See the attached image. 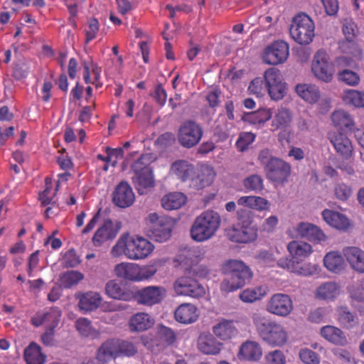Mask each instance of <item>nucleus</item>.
<instances>
[{"label":"nucleus","mask_w":364,"mask_h":364,"mask_svg":"<svg viewBox=\"0 0 364 364\" xmlns=\"http://www.w3.org/2000/svg\"><path fill=\"white\" fill-rule=\"evenodd\" d=\"M113 203L119 208L130 207L135 201V195L130 185L126 181H121L112 193Z\"/></svg>","instance_id":"nucleus-14"},{"label":"nucleus","mask_w":364,"mask_h":364,"mask_svg":"<svg viewBox=\"0 0 364 364\" xmlns=\"http://www.w3.org/2000/svg\"><path fill=\"white\" fill-rule=\"evenodd\" d=\"M289 55L288 43L283 41H276L265 48L262 58L264 63L275 65L284 63Z\"/></svg>","instance_id":"nucleus-9"},{"label":"nucleus","mask_w":364,"mask_h":364,"mask_svg":"<svg viewBox=\"0 0 364 364\" xmlns=\"http://www.w3.org/2000/svg\"><path fill=\"white\" fill-rule=\"evenodd\" d=\"M154 319L147 313L138 312L131 316L129 328L132 332L144 331L153 326Z\"/></svg>","instance_id":"nucleus-16"},{"label":"nucleus","mask_w":364,"mask_h":364,"mask_svg":"<svg viewBox=\"0 0 364 364\" xmlns=\"http://www.w3.org/2000/svg\"><path fill=\"white\" fill-rule=\"evenodd\" d=\"M257 330L260 337L272 346H282L288 339L287 333L279 323L254 317Z\"/></svg>","instance_id":"nucleus-2"},{"label":"nucleus","mask_w":364,"mask_h":364,"mask_svg":"<svg viewBox=\"0 0 364 364\" xmlns=\"http://www.w3.org/2000/svg\"><path fill=\"white\" fill-rule=\"evenodd\" d=\"M99 22L97 18H92L88 21L87 28H85V43H89L97 37L99 31Z\"/></svg>","instance_id":"nucleus-59"},{"label":"nucleus","mask_w":364,"mask_h":364,"mask_svg":"<svg viewBox=\"0 0 364 364\" xmlns=\"http://www.w3.org/2000/svg\"><path fill=\"white\" fill-rule=\"evenodd\" d=\"M105 292L108 297L115 300L131 301L134 299V291L117 279L106 283Z\"/></svg>","instance_id":"nucleus-13"},{"label":"nucleus","mask_w":364,"mask_h":364,"mask_svg":"<svg viewBox=\"0 0 364 364\" xmlns=\"http://www.w3.org/2000/svg\"><path fill=\"white\" fill-rule=\"evenodd\" d=\"M24 358L27 364H43L46 356L38 344L31 343L24 350Z\"/></svg>","instance_id":"nucleus-35"},{"label":"nucleus","mask_w":364,"mask_h":364,"mask_svg":"<svg viewBox=\"0 0 364 364\" xmlns=\"http://www.w3.org/2000/svg\"><path fill=\"white\" fill-rule=\"evenodd\" d=\"M119 357H132L138 352L136 346L128 340H117Z\"/></svg>","instance_id":"nucleus-50"},{"label":"nucleus","mask_w":364,"mask_h":364,"mask_svg":"<svg viewBox=\"0 0 364 364\" xmlns=\"http://www.w3.org/2000/svg\"><path fill=\"white\" fill-rule=\"evenodd\" d=\"M343 255L350 267L358 272L364 273V251L357 247H347Z\"/></svg>","instance_id":"nucleus-18"},{"label":"nucleus","mask_w":364,"mask_h":364,"mask_svg":"<svg viewBox=\"0 0 364 364\" xmlns=\"http://www.w3.org/2000/svg\"><path fill=\"white\" fill-rule=\"evenodd\" d=\"M97 358L102 363L108 362L119 357L118 341L107 340L97 350Z\"/></svg>","instance_id":"nucleus-25"},{"label":"nucleus","mask_w":364,"mask_h":364,"mask_svg":"<svg viewBox=\"0 0 364 364\" xmlns=\"http://www.w3.org/2000/svg\"><path fill=\"white\" fill-rule=\"evenodd\" d=\"M321 335L328 341L344 346L348 343L345 333L338 328L333 326H326L321 328Z\"/></svg>","instance_id":"nucleus-24"},{"label":"nucleus","mask_w":364,"mask_h":364,"mask_svg":"<svg viewBox=\"0 0 364 364\" xmlns=\"http://www.w3.org/2000/svg\"><path fill=\"white\" fill-rule=\"evenodd\" d=\"M201 126L193 120H186L179 127L177 138L184 148L191 149L196 146L203 136Z\"/></svg>","instance_id":"nucleus-4"},{"label":"nucleus","mask_w":364,"mask_h":364,"mask_svg":"<svg viewBox=\"0 0 364 364\" xmlns=\"http://www.w3.org/2000/svg\"><path fill=\"white\" fill-rule=\"evenodd\" d=\"M84 279V275L78 271H68L65 272L60 277L61 284L65 288H70L77 285L81 280Z\"/></svg>","instance_id":"nucleus-47"},{"label":"nucleus","mask_w":364,"mask_h":364,"mask_svg":"<svg viewBox=\"0 0 364 364\" xmlns=\"http://www.w3.org/2000/svg\"><path fill=\"white\" fill-rule=\"evenodd\" d=\"M323 220L331 228H349L348 218L342 213L329 209H325L322 212Z\"/></svg>","instance_id":"nucleus-28"},{"label":"nucleus","mask_w":364,"mask_h":364,"mask_svg":"<svg viewBox=\"0 0 364 364\" xmlns=\"http://www.w3.org/2000/svg\"><path fill=\"white\" fill-rule=\"evenodd\" d=\"M154 246L147 239L141 236L129 237L127 258L132 260H141L147 258L154 251Z\"/></svg>","instance_id":"nucleus-10"},{"label":"nucleus","mask_w":364,"mask_h":364,"mask_svg":"<svg viewBox=\"0 0 364 364\" xmlns=\"http://www.w3.org/2000/svg\"><path fill=\"white\" fill-rule=\"evenodd\" d=\"M221 218L218 213L208 210L196 218L191 228H219Z\"/></svg>","instance_id":"nucleus-22"},{"label":"nucleus","mask_w":364,"mask_h":364,"mask_svg":"<svg viewBox=\"0 0 364 364\" xmlns=\"http://www.w3.org/2000/svg\"><path fill=\"white\" fill-rule=\"evenodd\" d=\"M176 341V334L167 326L160 325L156 328V344L157 346H168L173 345Z\"/></svg>","instance_id":"nucleus-33"},{"label":"nucleus","mask_w":364,"mask_h":364,"mask_svg":"<svg viewBox=\"0 0 364 364\" xmlns=\"http://www.w3.org/2000/svg\"><path fill=\"white\" fill-rule=\"evenodd\" d=\"M323 264L328 270L334 273H339L345 267V261L340 252L332 251L325 255Z\"/></svg>","instance_id":"nucleus-30"},{"label":"nucleus","mask_w":364,"mask_h":364,"mask_svg":"<svg viewBox=\"0 0 364 364\" xmlns=\"http://www.w3.org/2000/svg\"><path fill=\"white\" fill-rule=\"evenodd\" d=\"M331 120L334 126L341 129L352 130L354 127L352 117L347 112L342 109L334 111L331 114Z\"/></svg>","instance_id":"nucleus-36"},{"label":"nucleus","mask_w":364,"mask_h":364,"mask_svg":"<svg viewBox=\"0 0 364 364\" xmlns=\"http://www.w3.org/2000/svg\"><path fill=\"white\" fill-rule=\"evenodd\" d=\"M299 358L305 364H319L320 358L314 351L309 348H302L299 351Z\"/></svg>","instance_id":"nucleus-61"},{"label":"nucleus","mask_w":364,"mask_h":364,"mask_svg":"<svg viewBox=\"0 0 364 364\" xmlns=\"http://www.w3.org/2000/svg\"><path fill=\"white\" fill-rule=\"evenodd\" d=\"M118 234V229H97L95 232L92 242L95 246H101L103 243L112 240Z\"/></svg>","instance_id":"nucleus-44"},{"label":"nucleus","mask_w":364,"mask_h":364,"mask_svg":"<svg viewBox=\"0 0 364 364\" xmlns=\"http://www.w3.org/2000/svg\"><path fill=\"white\" fill-rule=\"evenodd\" d=\"M157 271L158 269L154 264L144 266L138 264L137 282L151 279Z\"/></svg>","instance_id":"nucleus-54"},{"label":"nucleus","mask_w":364,"mask_h":364,"mask_svg":"<svg viewBox=\"0 0 364 364\" xmlns=\"http://www.w3.org/2000/svg\"><path fill=\"white\" fill-rule=\"evenodd\" d=\"M149 222L159 228H172L174 225L173 220L165 215H159L156 213H150L148 215Z\"/></svg>","instance_id":"nucleus-49"},{"label":"nucleus","mask_w":364,"mask_h":364,"mask_svg":"<svg viewBox=\"0 0 364 364\" xmlns=\"http://www.w3.org/2000/svg\"><path fill=\"white\" fill-rule=\"evenodd\" d=\"M129 240L128 234L122 235L117 243L113 246L111 250V254L114 257H118L122 255H125L127 257V249L128 248V241Z\"/></svg>","instance_id":"nucleus-52"},{"label":"nucleus","mask_w":364,"mask_h":364,"mask_svg":"<svg viewBox=\"0 0 364 364\" xmlns=\"http://www.w3.org/2000/svg\"><path fill=\"white\" fill-rule=\"evenodd\" d=\"M102 301L100 294L95 291H88L79 297L78 306L85 311H92L98 308Z\"/></svg>","instance_id":"nucleus-29"},{"label":"nucleus","mask_w":364,"mask_h":364,"mask_svg":"<svg viewBox=\"0 0 364 364\" xmlns=\"http://www.w3.org/2000/svg\"><path fill=\"white\" fill-rule=\"evenodd\" d=\"M272 113L269 109L262 108L252 111V125H261L272 117Z\"/></svg>","instance_id":"nucleus-55"},{"label":"nucleus","mask_w":364,"mask_h":364,"mask_svg":"<svg viewBox=\"0 0 364 364\" xmlns=\"http://www.w3.org/2000/svg\"><path fill=\"white\" fill-rule=\"evenodd\" d=\"M295 90L302 99L311 104L317 102L321 97L320 90L315 85H297Z\"/></svg>","instance_id":"nucleus-31"},{"label":"nucleus","mask_w":364,"mask_h":364,"mask_svg":"<svg viewBox=\"0 0 364 364\" xmlns=\"http://www.w3.org/2000/svg\"><path fill=\"white\" fill-rule=\"evenodd\" d=\"M265 90L274 100H282L286 93L285 83L279 69L268 68L264 73Z\"/></svg>","instance_id":"nucleus-7"},{"label":"nucleus","mask_w":364,"mask_h":364,"mask_svg":"<svg viewBox=\"0 0 364 364\" xmlns=\"http://www.w3.org/2000/svg\"><path fill=\"white\" fill-rule=\"evenodd\" d=\"M225 235L233 242L246 243L250 240L248 232L244 229H225Z\"/></svg>","instance_id":"nucleus-53"},{"label":"nucleus","mask_w":364,"mask_h":364,"mask_svg":"<svg viewBox=\"0 0 364 364\" xmlns=\"http://www.w3.org/2000/svg\"><path fill=\"white\" fill-rule=\"evenodd\" d=\"M313 20L306 14H296L292 19L289 33L292 39L300 45H308L315 36Z\"/></svg>","instance_id":"nucleus-3"},{"label":"nucleus","mask_w":364,"mask_h":364,"mask_svg":"<svg viewBox=\"0 0 364 364\" xmlns=\"http://www.w3.org/2000/svg\"><path fill=\"white\" fill-rule=\"evenodd\" d=\"M114 273L119 278L137 282L138 264L131 262H121L114 267Z\"/></svg>","instance_id":"nucleus-27"},{"label":"nucleus","mask_w":364,"mask_h":364,"mask_svg":"<svg viewBox=\"0 0 364 364\" xmlns=\"http://www.w3.org/2000/svg\"><path fill=\"white\" fill-rule=\"evenodd\" d=\"M222 344L209 333H202L198 341L200 352L207 355H216L221 350Z\"/></svg>","instance_id":"nucleus-20"},{"label":"nucleus","mask_w":364,"mask_h":364,"mask_svg":"<svg viewBox=\"0 0 364 364\" xmlns=\"http://www.w3.org/2000/svg\"><path fill=\"white\" fill-rule=\"evenodd\" d=\"M337 320L343 327L352 328L357 323L356 316L350 312L346 306L339 307L337 311Z\"/></svg>","instance_id":"nucleus-43"},{"label":"nucleus","mask_w":364,"mask_h":364,"mask_svg":"<svg viewBox=\"0 0 364 364\" xmlns=\"http://www.w3.org/2000/svg\"><path fill=\"white\" fill-rule=\"evenodd\" d=\"M328 138L336 152L342 157L348 159L351 156L353 151V145L344 133L341 132L330 133Z\"/></svg>","instance_id":"nucleus-15"},{"label":"nucleus","mask_w":364,"mask_h":364,"mask_svg":"<svg viewBox=\"0 0 364 364\" xmlns=\"http://www.w3.org/2000/svg\"><path fill=\"white\" fill-rule=\"evenodd\" d=\"M247 271V267L240 260L230 259L223 265L225 275H236L245 277Z\"/></svg>","instance_id":"nucleus-39"},{"label":"nucleus","mask_w":364,"mask_h":364,"mask_svg":"<svg viewBox=\"0 0 364 364\" xmlns=\"http://www.w3.org/2000/svg\"><path fill=\"white\" fill-rule=\"evenodd\" d=\"M338 294V287L335 282H329L321 284L316 289V295L319 299H333Z\"/></svg>","instance_id":"nucleus-42"},{"label":"nucleus","mask_w":364,"mask_h":364,"mask_svg":"<svg viewBox=\"0 0 364 364\" xmlns=\"http://www.w3.org/2000/svg\"><path fill=\"white\" fill-rule=\"evenodd\" d=\"M75 327L79 333L85 337L95 338L99 334L92 326L91 321L86 318H79L75 321Z\"/></svg>","instance_id":"nucleus-45"},{"label":"nucleus","mask_w":364,"mask_h":364,"mask_svg":"<svg viewBox=\"0 0 364 364\" xmlns=\"http://www.w3.org/2000/svg\"><path fill=\"white\" fill-rule=\"evenodd\" d=\"M298 235L309 242L321 244L327 240V236L321 229H295Z\"/></svg>","instance_id":"nucleus-38"},{"label":"nucleus","mask_w":364,"mask_h":364,"mask_svg":"<svg viewBox=\"0 0 364 364\" xmlns=\"http://www.w3.org/2000/svg\"><path fill=\"white\" fill-rule=\"evenodd\" d=\"M287 249L292 258L279 259V266L291 272L304 276L312 275L317 272L318 268L315 264H299L300 262L304 260L312 253L313 250L311 245L305 242L294 240L288 244Z\"/></svg>","instance_id":"nucleus-1"},{"label":"nucleus","mask_w":364,"mask_h":364,"mask_svg":"<svg viewBox=\"0 0 364 364\" xmlns=\"http://www.w3.org/2000/svg\"><path fill=\"white\" fill-rule=\"evenodd\" d=\"M362 92L355 90H348L344 92L343 96V101L348 105H353L356 107H359V100L361 97Z\"/></svg>","instance_id":"nucleus-63"},{"label":"nucleus","mask_w":364,"mask_h":364,"mask_svg":"<svg viewBox=\"0 0 364 364\" xmlns=\"http://www.w3.org/2000/svg\"><path fill=\"white\" fill-rule=\"evenodd\" d=\"M311 70L318 79L325 82L332 80L335 73L334 65L326 50L321 49L315 53Z\"/></svg>","instance_id":"nucleus-5"},{"label":"nucleus","mask_w":364,"mask_h":364,"mask_svg":"<svg viewBox=\"0 0 364 364\" xmlns=\"http://www.w3.org/2000/svg\"><path fill=\"white\" fill-rule=\"evenodd\" d=\"M171 172L181 181L192 180L195 174V167L185 160H178L173 162L171 166Z\"/></svg>","instance_id":"nucleus-21"},{"label":"nucleus","mask_w":364,"mask_h":364,"mask_svg":"<svg viewBox=\"0 0 364 364\" xmlns=\"http://www.w3.org/2000/svg\"><path fill=\"white\" fill-rule=\"evenodd\" d=\"M292 309L293 301L291 297L286 294H274L267 304L268 312L282 317L287 316Z\"/></svg>","instance_id":"nucleus-12"},{"label":"nucleus","mask_w":364,"mask_h":364,"mask_svg":"<svg viewBox=\"0 0 364 364\" xmlns=\"http://www.w3.org/2000/svg\"><path fill=\"white\" fill-rule=\"evenodd\" d=\"M357 31V26L354 21L351 19H345L343 24V32L348 41L352 42L353 41Z\"/></svg>","instance_id":"nucleus-62"},{"label":"nucleus","mask_w":364,"mask_h":364,"mask_svg":"<svg viewBox=\"0 0 364 364\" xmlns=\"http://www.w3.org/2000/svg\"><path fill=\"white\" fill-rule=\"evenodd\" d=\"M134 186L139 195H144L155 185L153 171H146L134 175L132 177Z\"/></svg>","instance_id":"nucleus-19"},{"label":"nucleus","mask_w":364,"mask_h":364,"mask_svg":"<svg viewBox=\"0 0 364 364\" xmlns=\"http://www.w3.org/2000/svg\"><path fill=\"white\" fill-rule=\"evenodd\" d=\"M338 78L342 82L350 86L357 85L360 82L359 75L355 72L349 70H343L342 72L339 73Z\"/></svg>","instance_id":"nucleus-60"},{"label":"nucleus","mask_w":364,"mask_h":364,"mask_svg":"<svg viewBox=\"0 0 364 364\" xmlns=\"http://www.w3.org/2000/svg\"><path fill=\"white\" fill-rule=\"evenodd\" d=\"M214 334L222 340H228L237 334V329L231 321L223 320L213 326Z\"/></svg>","instance_id":"nucleus-34"},{"label":"nucleus","mask_w":364,"mask_h":364,"mask_svg":"<svg viewBox=\"0 0 364 364\" xmlns=\"http://www.w3.org/2000/svg\"><path fill=\"white\" fill-rule=\"evenodd\" d=\"M173 288L177 296L199 298L205 294V288L196 279L187 274L176 279Z\"/></svg>","instance_id":"nucleus-6"},{"label":"nucleus","mask_w":364,"mask_h":364,"mask_svg":"<svg viewBox=\"0 0 364 364\" xmlns=\"http://www.w3.org/2000/svg\"><path fill=\"white\" fill-rule=\"evenodd\" d=\"M46 323H50V327L55 328L60 318L61 311L58 307H53L43 314Z\"/></svg>","instance_id":"nucleus-64"},{"label":"nucleus","mask_w":364,"mask_h":364,"mask_svg":"<svg viewBox=\"0 0 364 364\" xmlns=\"http://www.w3.org/2000/svg\"><path fill=\"white\" fill-rule=\"evenodd\" d=\"M46 188L42 193L39 194V200L41 202L43 206L54 205L55 202L53 200L55 197V193L52 191V180L49 177H46L45 179Z\"/></svg>","instance_id":"nucleus-48"},{"label":"nucleus","mask_w":364,"mask_h":364,"mask_svg":"<svg viewBox=\"0 0 364 364\" xmlns=\"http://www.w3.org/2000/svg\"><path fill=\"white\" fill-rule=\"evenodd\" d=\"M186 202V196L180 192L170 193L161 199V205L166 210H176L182 207Z\"/></svg>","instance_id":"nucleus-32"},{"label":"nucleus","mask_w":364,"mask_h":364,"mask_svg":"<svg viewBox=\"0 0 364 364\" xmlns=\"http://www.w3.org/2000/svg\"><path fill=\"white\" fill-rule=\"evenodd\" d=\"M291 170V166L288 163L277 157H271L267 164V176L269 179L276 183L287 182Z\"/></svg>","instance_id":"nucleus-11"},{"label":"nucleus","mask_w":364,"mask_h":364,"mask_svg":"<svg viewBox=\"0 0 364 364\" xmlns=\"http://www.w3.org/2000/svg\"><path fill=\"white\" fill-rule=\"evenodd\" d=\"M12 77L16 80H21L26 78L31 71L29 63L24 58L19 59L12 63Z\"/></svg>","instance_id":"nucleus-41"},{"label":"nucleus","mask_w":364,"mask_h":364,"mask_svg":"<svg viewBox=\"0 0 364 364\" xmlns=\"http://www.w3.org/2000/svg\"><path fill=\"white\" fill-rule=\"evenodd\" d=\"M98 223H102L100 228H113V222L106 210L100 208L85 228H94Z\"/></svg>","instance_id":"nucleus-46"},{"label":"nucleus","mask_w":364,"mask_h":364,"mask_svg":"<svg viewBox=\"0 0 364 364\" xmlns=\"http://www.w3.org/2000/svg\"><path fill=\"white\" fill-rule=\"evenodd\" d=\"M216 229H191V238L198 242L210 239L215 233Z\"/></svg>","instance_id":"nucleus-56"},{"label":"nucleus","mask_w":364,"mask_h":364,"mask_svg":"<svg viewBox=\"0 0 364 364\" xmlns=\"http://www.w3.org/2000/svg\"><path fill=\"white\" fill-rule=\"evenodd\" d=\"M245 283V277L225 275V278L220 284V290L224 292H231L242 287Z\"/></svg>","instance_id":"nucleus-37"},{"label":"nucleus","mask_w":364,"mask_h":364,"mask_svg":"<svg viewBox=\"0 0 364 364\" xmlns=\"http://www.w3.org/2000/svg\"><path fill=\"white\" fill-rule=\"evenodd\" d=\"M202 256L203 253L198 248L185 247L179 250L176 260L189 266L200 261Z\"/></svg>","instance_id":"nucleus-26"},{"label":"nucleus","mask_w":364,"mask_h":364,"mask_svg":"<svg viewBox=\"0 0 364 364\" xmlns=\"http://www.w3.org/2000/svg\"><path fill=\"white\" fill-rule=\"evenodd\" d=\"M166 289L162 286H148L134 291V299L137 304L152 306L161 303L166 296Z\"/></svg>","instance_id":"nucleus-8"},{"label":"nucleus","mask_w":364,"mask_h":364,"mask_svg":"<svg viewBox=\"0 0 364 364\" xmlns=\"http://www.w3.org/2000/svg\"><path fill=\"white\" fill-rule=\"evenodd\" d=\"M150 164V156L148 154H143L132 164L131 168L134 175L144 173L146 171L152 170Z\"/></svg>","instance_id":"nucleus-51"},{"label":"nucleus","mask_w":364,"mask_h":364,"mask_svg":"<svg viewBox=\"0 0 364 364\" xmlns=\"http://www.w3.org/2000/svg\"><path fill=\"white\" fill-rule=\"evenodd\" d=\"M147 235L158 242H164L171 236V229H148Z\"/></svg>","instance_id":"nucleus-57"},{"label":"nucleus","mask_w":364,"mask_h":364,"mask_svg":"<svg viewBox=\"0 0 364 364\" xmlns=\"http://www.w3.org/2000/svg\"><path fill=\"white\" fill-rule=\"evenodd\" d=\"M333 192L338 200L345 201L351 196L352 188L344 183H339L334 186Z\"/></svg>","instance_id":"nucleus-58"},{"label":"nucleus","mask_w":364,"mask_h":364,"mask_svg":"<svg viewBox=\"0 0 364 364\" xmlns=\"http://www.w3.org/2000/svg\"><path fill=\"white\" fill-rule=\"evenodd\" d=\"M216 176L213 168L205 166L201 167L196 176L192 178V185L197 189H203L210 186Z\"/></svg>","instance_id":"nucleus-23"},{"label":"nucleus","mask_w":364,"mask_h":364,"mask_svg":"<svg viewBox=\"0 0 364 364\" xmlns=\"http://www.w3.org/2000/svg\"><path fill=\"white\" fill-rule=\"evenodd\" d=\"M291 118V112L288 109L280 107L274 117L272 127L274 130L285 128L290 124Z\"/></svg>","instance_id":"nucleus-40"},{"label":"nucleus","mask_w":364,"mask_h":364,"mask_svg":"<svg viewBox=\"0 0 364 364\" xmlns=\"http://www.w3.org/2000/svg\"><path fill=\"white\" fill-rule=\"evenodd\" d=\"M176 320L181 323L188 324L195 322L198 317V309L190 303L181 304L174 313Z\"/></svg>","instance_id":"nucleus-17"}]
</instances>
